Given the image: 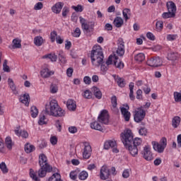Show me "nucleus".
Segmentation results:
<instances>
[{"label":"nucleus","mask_w":181,"mask_h":181,"mask_svg":"<svg viewBox=\"0 0 181 181\" xmlns=\"http://www.w3.org/2000/svg\"><path fill=\"white\" fill-rule=\"evenodd\" d=\"M45 115L51 117H64L66 111L59 105L57 100H51L49 104L45 105V109L42 111Z\"/></svg>","instance_id":"obj_2"},{"label":"nucleus","mask_w":181,"mask_h":181,"mask_svg":"<svg viewBox=\"0 0 181 181\" xmlns=\"http://www.w3.org/2000/svg\"><path fill=\"white\" fill-rule=\"evenodd\" d=\"M145 115H146L145 110H144L142 108H139L138 110L136 111L134 117L135 122H141V121L145 118Z\"/></svg>","instance_id":"obj_11"},{"label":"nucleus","mask_w":181,"mask_h":181,"mask_svg":"<svg viewBox=\"0 0 181 181\" xmlns=\"http://www.w3.org/2000/svg\"><path fill=\"white\" fill-rule=\"evenodd\" d=\"M43 8V4L42 2H38L34 6L35 11H40Z\"/></svg>","instance_id":"obj_55"},{"label":"nucleus","mask_w":181,"mask_h":181,"mask_svg":"<svg viewBox=\"0 0 181 181\" xmlns=\"http://www.w3.org/2000/svg\"><path fill=\"white\" fill-rule=\"evenodd\" d=\"M22 47V45L21 44V40L16 38L13 40V45L11 49H21Z\"/></svg>","instance_id":"obj_28"},{"label":"nucleus","mask_w":181,"mask_h":181,"mask_svg":"<svg viewBox=\"0 0 181 181\" xmlns=\"http://www.w3.org/2000/svg\"><path fill=\"white\" fill-rule=\"evenodd\" d=\"M100 177L101 180H107L110 177V169L106 165H103L100 168Z\"/></svg>","instance_id":"obj_12"},{"label":"nucleus","mask_w":181,"mask_h":181,"mask_svg":"<svg viewBox=\"0 0 181 181\" xmlns=\"http://www.w3.org/2000/svg\"><path fill=\"white\" fill-rule=\"evenodd\" d=\"M0 169L3 173H8V167H6L5 162L0 163Z\"/></svg>","instance_id":"obj_46"},{"label":"nucleus","mask_w":181,"mask_h":181,"mask_svg":"<svg viewBox=\"0 0 181 181\" xmlns=\"http://www.w3.org/2000/svg\"><path fill=\"white\" fill-rule=\"evenodd\" d=\"M83 81L85 84H91V78H90V76H85L83 78Z\"/></svg>","instance_id":"obj_63"},{"label":"nucleus","mask_w":181,"mask_h":181,"mask_svg":"<svg viewBox=\"0 0 181 181\" xmlns=\"http://www.w3.org/2000/svg\"><path fill=\"white\" fill-rule=\"evenodd\" d=\"M69 176L71 179H72V180H76V179H77V172L76 171L71 172Z\"/></svg>","instance_id":"obj_58"},{"label":"nucleus","mask_w":181,"mask_h":181,"mask_svg":"<svg viewBox=\"0 0 181 181\" xmlns=\"http://www.w3.org/2000/svg\"><path fill=\"white\" fill-rule=\"evenodd\" d=\"M123 16L125 21H128L129 19V16H131V9L129 8H124L122 11Z\"/></svg>","instance_id":"obj_35"},{"label":"nucleus","mask_w":181,"mask_h":181,"mask_svg":"<svg viewBox=\"0 0 181 181\" xmlns=\"http://www.w3.org/2000/svg\"><path fill=\"white\" fill-rule=\"evenodd\" d=\"M90 128H92V129H95L96 131L103 130V127H101V124H100V123H98V122H94L91 123Z\"/></svg>","instance_id":"obj_30"},{"label":"nucleus","mask_w":181,"mask_h":181,"mask_svg":"<svg viewBox=\"0 0 181 181\" xmlns=\"http://www.w3.org/2000/svg\"><path fill=\"white\" fill-rule=\"evenodd\" d=\"M83 97L90 100V98H93V93H91L90 90H86L83 92Z\"/></svg>","instance_id":"obj_41"},{"label":"nucleus","mask_w":181,"mask_h":181,"mask_svg":"<svg viewBox=\"0 0 181 181\" xmlns=\"http://www.w3.org/2000/svg\"><path fill=\"white\" fill-rule=\"evenodd\" d=\"M3 70L4 71H6L7 73H9V71H11V69L9 68V66H8V61L6 59L4 60V62L3 64Z\"/></svg>","instance_id":"obj_49"},{"label":"nucleus","mask_w":181,"mask_h":181,"mask_svg":"<svg viewBox=\"0 0 181 181\" xmlns=\"http://www.w3.org/2000/svg\"><path fill=\"white\" fill-rule=\"evenodd\" d=\"M91 63L94 67H100L104 62V53L100 45H96L93 47L90 54Z\"/></svg>","instance_id":"obj_3"},{"label":"nucleus","mask_w":181,"mask_h":181,"mask_svg":"<svg viewBox=\"0 0 181 181\" xmlns=\"http://www.w3.org/2000/svg\"><path fill=\"white\" fill-rule=\"evenodd\" d=\"M129 98L130 100H132V101H134V100H135V95H134V83L132 82L129 83Z\"/></svg>","instance_id":"obj_31"},{"label":"nucleus","mask_w":181,"mask_h":181,"mask_svg":"<svg viewBox=\"0 0 181 181\" xmlns=\"http://www.w3.org/2000/svg\"><path fill=\"white\" fill-rule=\"evenodd\" d=\"M116 53L121 57L125 54V42H124V40L122 38H119L117 41V49Z\"/></svg>","instance_id":"obj_8"},{"label":"nucleus","mask_w":181,"mask_h":181,"mask_svg":"<svg viewBox=\"0 0 181 181\" xmlns=\"http://www.w3.org/2000/svg\"><path fill=\"white\" fill-rule=\"evenodd\" d=\"M110 148H113L112 152L115 153L119 152V151L117 149V141H115V140H108L105 142L104 149H110Z\"/></svg>","instance_id":"obj_10"},{"label":"nucleus","mask_w":181,"mask_h":181,"mask_svg":"<svg viewBox=\"0 0 181 181\" xmlns=\"http://www.w3.org/2000/svg\"><path fill=\"white\" fill-rule=\"evenodd\" d=\"M64 6V3L58 2L52 7V11L54 12V13H60V12H62V9H63Z\"/></svg>","instance_id":"obj_14"},{"label":"nucleus","mask_w":181,"mask_h":181,"mask_svg":"<svg viewBox=\"0 0 181 181\" xmlns=\"http://www.w3.org/2000/svg\"><path fill=\"white\" fill-rule=\"evenodd\" d=\"M78 177L81 180H86V179H87V177H88V173H87L86 171H81L79 173Z\"/></svg>","instance_id":"obj_42"},{"label":"nucleus","mask_w":181,"mask_h":181,"mask_svg":"<svg viewBox=\"0 0 181 181\" xmlns=\"http://www.w3.org/2000/svg\"><path fill=\"white\" fill-rule=\"evenodd\" d=\"M58 59L62 64H66L67 60L66 59V55L63 51H59L58 53Z\"/></svg>","instance_id":"obj_23"},{"label":"nucleus","mask_w":181,"mask_h":181,"mask_svg":"<svg viewBox=\"0 0 181 181\" xmlns=\"http://www.w3.org/2000/svg\"><path fill=\"white\" fill-rule=\"evenodd\" d=\"M39 114V110L36 106H33L30 108V115L33 118H36Z\"/></svg>","instance_id":"obj_33"},{"label":"nucleus","mask_w":181,"mask_h":181,"mask_svg":"<svg viewBox=\"0 0 181 181\" xmlns=\"http://www.w3.org/2000/svg\"><path fill=\"white\" fill-rule=\"evenodd\" d=\"M50 142L52 145H56V144H57V137H56L55 136H52L50 138Z\"/></svg>","instance_id":"obj_62"},{"label":"nucleus","mask_w":181,"mask_h":181,"mask_svg":"<svg viewBox=\"0 0 181 181\" xmlns=\"http://www.w3.org/2000/svg\"><path fill=\"white\" fill-rule=\"evenodd\" d=\"M111 103L112 105V111H114L115 112H118V108H117V96L113 95L111 98Z\"/></svg>","instance_id":"obj_24"},{"label":"nucleus","mask_w":181,"mask_h":181,"mask_svg":"<svg viewBox=\"0 0 181 181\" xmlns=\"http://www.w3.org/2000/svg\"><path fill=\"white\" fill-rule=\"evenodd\" d=\"M160 144L164 146V148H166V146L168 145V140L166 139V138L163 137L160 139Z\"/></svg>","instance_id":"obj_57"},{"label":"nucleus","mask_w":181,"mask_h":181,"mask_svg":"<svg viewBox=\"0 0 181 181\" xmlns=\"http://www.w3.org/2000/svg\"><path fill=\"white\" fill-rule=\"evenodd\" d=\"M72 9H74L76 12H83V6L81 5H78L76 6H72Z\"/></svg>","instance_id":"obj_53"},{"label":"nucleus","mask_w":181,"mask_h":181,"mask_svg":"<svg viewBox=\"0 0 181 181\" xmlns=\"http://www.w3.org/2000/svg\"><path fill=\"white\" fill-rule=\"evenodd\" d=\"M25 151L26 153H30V152H33L35 151V146L31 145L30 144H27L24 147Z\"/></svg>","instance_id":"obj_34"},{"label":"nucleus","mask_w":181,"mask_h":181,"mask_svg":"<svg viewBox=\"0 0 181 181\" xmlns=\"http://www.w3.org/2000/svg\"><path fill=\"white\" fill-rule=\"evenodd\" d=\"M20 101L28 107L29 105V101H30L29 93H25L23 96H21Z\"/></svg>","instance_id":"obj_21"},{"label":"nucleus","mask_w":181,"mask_h":181,"mask_svg":"<svg viewBox=\"0 0 181 181\" xmlns=\"http://www.w3.org/2000/svg\"><path fill=\"white\" fill-rule=\"evenodd\" d=\"M113 25L116 28H121L124 25V19L121 17H116L113 21Z\"/></svg>","instance_id":"obj_22"},{"label":"nucleus","mask_w":181,"mask_h":181,"mask_svg":"<svg viewBox=\"0 0 181 181\" xmlns=\"http://www.w3.org/2000/svg\"><path fill=\"white\" fill-rule=\"evenodd\" d=\"M136 94V98L137 100H144V98L142 96V94H143L142 90L138 89Z\"/></svg>","instance_id":"obj_51"},{"label":"nucleus","mask_w":181,"mask_h":181,"mask_svg":"<svg viewBox=\"0 0 181 181\" xmlns=\"http://www.w3.org/2000/svg\"><path fill=\"white\" fill-rule=\"evenodd\" d=\"M134 60H136V62H144V60H145V54L144 53H139L137 55H136L134 57Z\"/></svg>","instance_id":"obj_38"},{"label":"nucleus","mask_w":181,"mask_h":181,"mask_svg":"<svg viewBox=\"0 0 181 181\" xmlns=\"http://www.w3.org/2000/svg\"><path fill=\"white\" fill-rule=\"evenodd\" d=\"M114 66L117 69H124V64L121 61L118 62V59L114 60Z\"/></svg>","instance_id":"obj_47"},{"label":"nucleus","mask_w":181,"mask_h":181,"mask_svg":"<svg viewBox=\"0 0 181 181\" xmlns=\"http://www.w3.org/2000/svg\"><path fill=\"white\" fill-rule=\"evenodd\" d=\"M34 43L35 46H42L43 45V37L37 36L34 38Z\"/></svg>","instance_id":"obj_36"},{"label":"nucleus","mask_w":181,"mask_h":181,"mask_svg":"<svg viewBox=\"0 0 181 181\" xmlns=\"http://www.w3.org/2000/svg\"><path fill=\"white\" fill-rule=\"evenodd\" d=\"M83 149L82 151V155L83 159H90L91 157V153L93 150L91 149V146L88 142H83Z\"/></svg>","instance_id":"obj_6"},{"label":"nucleus","mask_w":181,"mask_h":181,"mask_svg":"<svg viewBox=\"0 0 181 181\" xmlns=\"http://www.w3.org/2000/svg\"><path fill=\"white\" fill-rule=\"evenodd\" d=\"M176 37H177V35H167V40L170 42H172L173 40H176Z\"/></svg>","instance_id":"obj_56"},{"label":"nucleus","mask_w":181,"mask_h":181,"mask_svg":"<svg viewBox=\"0 0 181 181\" xmlns=\"http://www.w3.org/2000/svg\"><path fill=\"white\" fill-rule=\"evenodd\" d=\"M72 35L74 37H80V35H81V30L78 28H76Z\"/></svg>","instance_id":"obj_50"},{"label":"nucleus","mask_w":181,"mask_h":181,"mask_svg":"<svg viewBox=\"0 0 181 181\" xmlns=\"http://www.w3.org/2000/svg\"><path fill=\"white\" fill-rule=\"evenodd\" d=\"M91 90L95 97L98 98V100H101V98H103V93H101V90H100V88H98L96 86H93Z\"/></svg>","instance_id":"obj_19"},{"label":"nucleus","mask_w":181,"mask_h":181,"mask_svg":"<svg viewBox=\"0 0 181 181\" xmlns=\"http://www.w3.org/2000/svg\"><path fill=\"white\" fill-rule=\"evenodd\" d=\"M39 165L40 166V169L38 170V176L40 177H45L47 172L50 173V172L53 171V168L47 163V157L45 154L40 155Z\"/></svg>","instance_id":"obj_4"},{"label":"nucleus","mask_w":181,"mask_h":181,"mask_svg":"<svg viewBox=\"0 0 181 181\" xmlns=\"http://www.w3.org/2000/svg\"><path fill=\"white\" fill-rule=\"evenodd\" d=\"M156 29L157 32H162V29H163V21H158L156 23Z\"/></svg>","instance_id":"obj_39"},{"label":"nucleus","mask_w":181,"mask_h":181,"mask_svg":"<svg viewBox=\"0 0 181 181\" xmlns=\"http://www.w3.org/2000/svg\"><path fill=\"white\" fill-rule=\"evenodd\" d=\"M162 64V59H160L159 57L151 58L147 61V65L150 67H160Z\"/></svg>","instance_id":"obj_7"},{"label":"nucleus","mask_w":181,"mask_h":181,"mask_svg":"<svg viewBox=\"0 0 181 181\" xmlns=\"http://www.w3.org/2000/svg\"><path fill=\"white\" fill-rule=\"evenodd\" d=\"M122 138V143L125 148L128 149L132 156H136L138 155V146L142 144V139L141 138H135L134 139V134L131 129H127L124 133L121 134Z\"/></svg>","instance_id":"obj_1"},{"label":"nucleus","mask_w":181,"mask_h":181,"mask_svg":"<svg viewBox=\"0 0 181 181\" xmlns=\"http://www.w3.org/2000/svg\"><path fill=\"white\" fill-rule=\"evenodd\" d=\"M30 177H32L33 180L40 181V179L35 175V170L32 168L30 169Z\"/></svg>","instance_id":"obj_45"},{"label":"nucleus","mask_w":181,"mask_h":181,"mask_svg":"<svg viewBox=\"0 0 181 181\" xmlns=\"http://www.w3.org/2000/svg\"><path fill=\"white\" fill-rule=\"evenodd\" d=\"M172 125L173 128H177L180 125V117L175 116L173 118Z\"/></svg>","instance_id":"obj_25"},{"label":"nucleus","mask_w":181,"mask_h":181,"mask_svg":"<svg viewBox=\"0 0 181 181\" xmlns=\"http://www.w3.org/2000/svg\"><path fill=\"white\" fill-rule=\"evenodd\" d=\"M15 134L16 135H17V136H22V138H28V136H29V134H28V132L25 130L19 131L18 129H16Z\"/></svg>","instance_id":"obj_26"},{"label":"nucleus","mask_w":181,"mask_h":181,"mask_svg":"<svg viewBox=\"0 0 181 181\" xmlns=\"http://www.w3.org/2000/svg\"><path fill=\"white\" fill-rule=\"evenodd\" d=\"M168 60H171V62H175L177 60V54L175 52H171L168 55Z\"/></svg>","instance_id":"obj_40"},{"label":"nucleus","mask_w":181,"mask_h":181,"mask_svg":"<svg viewBox=\"0 0 181 181\" xmlns=\"http://www.w3.org/2000/svg\"><path fill=\"white\" fill-rule=\"evenodd\" d=\"M8 84L12 90V93L15 95H18V90L16 89V86H15V83H13V80L12 78H8Z\"/></svg>","instance_id":"obj_20"},{"label":"nucleus","mask_w":181,"mask_h":181,"mask_svg":"<svg viewBox=\"0 0 181 181\" xmlns=\"http://www.w3.org/2000/svg\"><path fill=\"white\" fill-rule=\"evenodd\" d=\"M167 9L168 12L174 13V16H176V4L173 1L167 3Z\"/></svg>","instance_id":"obj_18"},{"label":"nucleus","mask_w":181,"mask_h":181,"mask_svg":"<svg viewBox=\"0 0 181 181\" xmlns=\"http://www.w3.org/2000/svg\"><path fill=\"white\" fill-rule=\"evenodd\" d=\"M146 37H148L149 40H155V35L151 32L147 33Z\"/></svg>","instance_id":"obj_61"},{"label":"nucleus","mask_w":181,"mask_h":181,"mask_svg":"<svg viewBox=\"0 0 181 181\" xmlns=\"http://www.w3.org/2000/svg\"><path fill=\"white\" fill-rule=\"evenodd\" d=\"M42 59H49L51 62H57V55L56 54H48L44 55Z\"/></svg>","instance_id":"obj_27"},{"label":"nucleus","mask_w":181,"mask_h":181,"mask_svg":"<svg viewBox=\"0 0 181 181\" xmlns=\"http://www.w3.org/2000/svg\"><path fill=\"white\" fill-rule=\"evenodd\" d=\"M57 32L53 31L50 33V39L51 42L53 43L56 40V37H57Z\"/></svg>","instance_id":"obj_52"},{"label":"nucleus","mask_w":181,"mask_h":181,"mask_svg":"<svg viewBox=\"0 0 181 181\" xmlns=\"http://www.w3.org/2000/svg\"><path fill=\"white\" fill-rule=\"evenodd\" d=\"M38 124H39V125H46V124H47V122H46V116H45V115H40Z\"/></svg>","instance_id":"obj_44"},{"label":"nucleus","mask_w":181,"mask_h":181,"mask_svg":"<svg viewBox=\"0 0 181 181\" xmlns=\"http://www.w3.org/2000/svg\"><path fill=\"white\" fill-rule=\"evenodd\" d=\"M124 107H120V111L122 112V115H123L125 121H129L131 118V112L128 111L129 110V106L128 105H124Z\"/></svg>","instance_id":"obj_13"},{"label":"nucleus","mask_w":181,"mask_h":181,"mask_svg":"<svg viewBox=\"0 0 181 181\" xmlns=\"http://www.w3.org/2000/svg\"><path fill=\"white\" fill-rule=\"evenodd\" d=\"M69 131L70 134H76V132H77V127H69Z\"/></svg>","instance_id":"obj_64"},{"label":"nucleus","mask_w":181,"mask_h":181,"mask_svg":"<svg viewBox=\"0 0 181 181\" xmlns=\"http://www.w3.org/2000/svg\"><path fill=\"white\" fill-rule=\"evenodd\" d=\"M115 81L117 83V86L119 87L123 88L125 86V80L123 78H121L119 76H117L115 78Z\"/></svg>","instance_id":"obj_29"},{"label":"nucleus","mask_w":181,"mask_h":181,"mask_svg":"<svg viewBox=\"0 0 181 181\" xmlns=\"http://www.w3.org/2000/svg\"><path fill=\"white\" fill-rule=\"evenodd\" d=\"M147 130H146V128H145V127H141L139 130V134H140L141 135H142V136H145V135H146V134H147Z\"/></svg>","instance_id":"obj_60"},{"label":"nucleus","mask_w":181,"mask_h":181,"mask_svg":"<svg viewBox=\"0 0 181 181\" xmlns=\"http://www.w3.org/2000/svg\"><path fill=\"white\" fill-rule=\"evenodd\" d=\"M98 121L101 124L108 125V122H110V116L108 115V111H107V110L101 111L100 114L98 117Z\"/></svg>","instance_id":"obj_5"},{"label":"nucleus","mask_w":181,"mask_h":181,"mask_svg":"<svg viewBox=\"0 0 181 181\" xmlns=\"http://www.w3.org/2000/svg\"><path fill=\"white\" fill-rule=\"evenodd\" d=\"M114 60H118V57L115 55V56L110 55L107 60L105 62L106 65L110 66L112 64V62H114Z\"/></svg>","instance_id":"obj_37"},{"label":"nucleus","mask_w":181,"mask_h":181,"mask_svg":"<svg viewBox=\"0 0 181 181\" xmlns=\"http://www.w3.org/2000/svg\"><path fill=\"white\" fill-rule=\"evenodd\" d=\"M66 107L69 111H76L77 105L73 99H69L66 102Z\"/></svg>","instance_id":"obj_16"},{"label":"nucleus","mask_w":181,"mask_h":181,"mask_svg":"<svg viewBox=\"0 0 181 181\" xmlns=\"http://www.w3.org/2000/svg\"><path fill=\"white\" fill-rule=\"evenodd\" d=\"M142 155L146 160L151 161L153 159V155L152 154V151H151V147H149V146H146L144 148Z\"/></svg>","instance_id":"obj_9"},{"label":"nucleus","mask_w":181,"mask_h":181,"mask_svg":"<svg viewBox=\"0 0 181 181\" xmlns=\"http://www.w3.org/2000/svg\"><path fill=\"white\" fill-rule=\"evenodd\" d=\"M5 144L8 149H12L13 146V142L12 141V139L10 136H7L5 140Z\"/></svg>","instance_id":"obj_32"},{"label":"nucleus","mask_w":181,"mask_h":181,"mask_svg":"<svg viewBox=\"0 0 181 181\" xmlns=\"http://www.w3.org/2000/svg\"><path fill=\"white\" fill-rule=\"evenodd\" d=\"M53 74H54V72L49 70L47 68L44 69L40 71L41 77L43 78H49V77H50V76H53Z\"/></svg>","instance_id":"obj_15"},{"label":"nucleus","mask_w":181,"mask_h":181,"mask_svg":"<svg viewBox=\"0 0 181 181\" xmlns=\"http://www.w3.org/2000/svg\"><path fill=\"white\" fill-rule=\"evenodd\" d=\"M175 13H170V11L165 12L162 14V18H163V19H168L169 18H175Z\"/></svg>","instance_id":"obj_43"},{"label":"nucleus","mask_w":181,"mask_h":181,"mask_svg":"<svg viewBox=\"0 0 181 181\" xmlns=\"http://www.w3.org/2000/svg\"><path fill=\"white\" fill-rule=\"evenodd\" d=\"M152 145L154 151H156L158 153H162L165 151V146H163L156 141H152Z\"/></svg>","instance_id":"obj_17"},{"label":"nucleus","mask_w":181,"mask_h":181,"mask_svg":"<svg viewBox=\"0 0 181 181\" xmlns=\"http://www.w3.org/2000/svg\"><path fill=\"white\" fill-rule=\"evenodd\" d=\"M100 70L102 71H107L108 70V66H107L106 64H104L103 61V63L100 64Z\"/></svg>","instance_id":"obj_59"},{"label":"nucleus","mask_w":181,"mask_h":181,"mask_svg":"<svg viewBox=\"0 0 181 181\" xmlns=\"http://www.w3.org/2000/svg\"><path fill=\"white\" fill-rule=\"evenodd\" d=\"M58 90H59V88H57V86L53 85V84L51 85L50 91L52 94H56V93H57Z\"/></svg>","instance_id":"obj_54"},{"label":"nucleus","mask_w":181,"mask_h":181,"mask_svg":"<svg viewBox=\"0 0 181 181\" xmlns=\"http://www.w3.org/2000/svg\"><path fill=\"white\" fill-rule=\"evenodd\" d=\"M174 98L176 103H180L181 101V93L179 92H174Z\"/></svg>","instance_id":"obj_48"}]
</instances>
